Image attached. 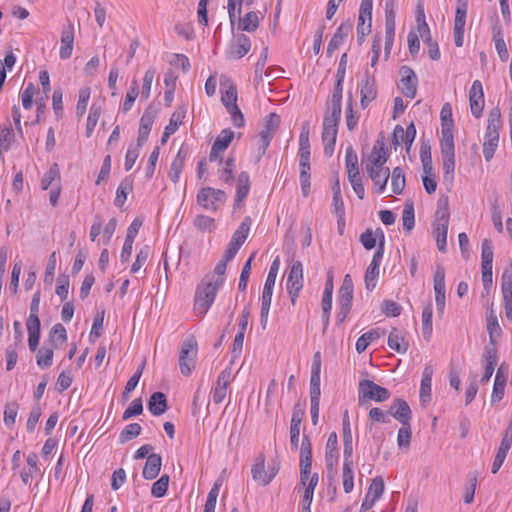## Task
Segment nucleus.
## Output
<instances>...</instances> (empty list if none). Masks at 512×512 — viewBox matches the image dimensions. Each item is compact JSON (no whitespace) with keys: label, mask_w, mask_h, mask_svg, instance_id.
<instances>
[{"label":"nucleus","mask_w":512,"mask_h":512,"mask_svg":"<svg viewBox=\"0 0 512 512\" xmlns=\"http://www.w3.org/2000/svg\"><path fill=\"white\" fill-rule=\"evenodd\" d=\"M142 427L138 423H131L127 425L119 436L120 443L130 441L140 435Z\"/></svg>","instance_id":"nucleus-52"},{"label":"nucleus","mask_w":512,"mask_h":512,"mask_svg":"<svg viewBox=\"0 0 512 512\" xmlns=\"http://www.w3.org/2000/svg\"><path fill=\"white\" fill-rule=\"evenodd\" d=\"M193 223L202 232H212L215 229L214 219L206 215H197Z\"/></svg>","instance_id":"nucleus-58"},{"label":"nucleus","mask_w":512,"mask_h":512,"mask_svg":"<svg viewBox=\"0 0 512 512\" xmlns=\"http://www.w3.org/2000/svg\"><path fill=\"white\" fill-rule=\"evenodd\" d=\"M403 227L408 232L411 231L415 225L414 205L412 201L405 203L402 213Z\"/></svg>","instance_id":"nucleus-45"},{"label":"nucleus","mask_w":512,"mask_h":512,"mask_svg":"<svg viewBox=\"0 0 512 512\" xmlns=\"http://www.w3.org/2000/svg\"><path fill=\"white\" fill-rule=\"evenodd\" d=\"M389 398L390 392L388 389L368 379H363L359 382V405H364L369 400H374L376 402H384Z\"/></svg>","instance_id":"nucleus-4"},{"label":"nucleus","mask_w":512,"mask_h":512,"mask_svg":"<svg viewBox=\"0 0 512 512\" xmlns=\"http://www.w3.org/2000/svg\"><path fill=\"white\" fill-rule=\"evenodd\" d=\"M251 226V218L245 217L238 229L234 232L232 239L229 243L241 247L245 240L247 239L248 233L250 231Z\"/></svg>","instance_id":"nucleus-35"},{"label":"nucleus","mask_w":512,"mask_h":512,"mask_svg":"<svg viewBox=\"0 0 512 512\" xmlns=\"http://www.w3.org/2000/svg\"><path fill=\"white\" fill-rule=\"evenodd\" d=\"M49 340L53 347H57L58 343L63 344L66 342L67 333L65 327L60 323L55 324L49 333Z\"/></svg>","instance_id":"nucleus-44"},{"label":"nucleus","mask_w":512,"mask_h":512,"mask_svg":"<svg viewBox=\"0 0 512 512\" xmlns=\"http://www.w3.org/2000/svg\"><path fill=\"white\" fill-rule=\"evenodd\" d=\"M309 133V123L305 122L302 125L301 133L299 136V156H310Z\"/></svg>","instance_id":"nucleus-41"},{"label":"nucleus","mask_w":512,"mask_h":512,"mask_svg":"<svg viewBox=\"0 0 512 512\" xmlns=\"http://www.w3.org/2000/svg\"><path fill=\"white\" fill-rule=\"evenodd\" d=\"M345 165L347 169L348 178L356 177L359 175L358 157L352 146L347 147L345 153Z\"/></svg>","instance_id":"nucleus-34"},{"label":"nucleus","mask_w":512,"mask_h":512,"mask_svg":"<svg viewBox=\"0 0 512 512\" xmlns=\"http://www.w3.org/2000/svg\"><path fill=\"white\" fill-rule=\"evenodd\" d=\"M197 358V341L193 336L187 338L179 354V367L184 376H189L195 368Z\"/></svg>","instance_id":"nucleus-5"},{"label":"nucleus","mask_w":512,"mask_h":512,"mask_svg":"<svg viewBox=\"0 0 512 512\" xmlns=\"http://www.w3.org/2000/svg\"><path fill=\"white\" fill-rule=\"evenodd\" d=\"M449 219L450 213L447 199L439 200L435 212V220L433 222V235L436 240L437 248L441 253L446 252Z\"/></svg>","instance_id":"nucleus-2"},{"label":"nucleus","mask_w":512,"mask_h":512,"mask_svg":"<svg viewBox=\"0 0 512 512\" xmlns=\"http://www.w3.org/2000/svg\"><path fill=\"white\" fill-rule=\"evenodd\" d=\"M341 119V113L326 111L323 119L322 142L324 145V154L331 157L338 133V125Z\"/></svg>","instance_id":"nucleus-3"},{"label":"nucleus","mask_w":512,"mask_h":512,"mask_svg":"<svg viewBox=\"0 0 512 512\" xmlns=\"http://www.w3.org/2000/svg\"><path fill=\"white\" fill-rule=\"evenodd\" d=\"M102 113V107L101 105H98L96 103H93L90 107L89 115L87 118V124H86V136L91 137L98 120Z\"/></svg>","instance_id":"nucleus-39"},{"label":"nucleus","mask_w":512,"mask_h":512,"mask_svg":"<svg viewBox=\"0 0 512 512\" xmlns=\"http://www.w3.org/2000/svg\"><path fill=\"white\" fill-rule=\"evenodd\" d=\"M352 30V24L342 23L334 33L327 47V56L331 57L334 51L343 44L345 38Z\"/></svg>","instance_id":"nucleus-23"},{"label":"nucleus","mask_w":512,"mask_h":512,"mask_svg":"<svg viewBox=\"0 0 512 512\" xmlns=\"http://www.w3.org/2000/svg\"><path fill=\"white\" fill-rule=\"evenodd\" d=\"M354 100L350 95L347 107H346V125L349 131H353L357 126L359 116L357 112L354 111Z\"/></svg>","instance_id":"nucleus-55"},{"label":"nucleus","mask_w":512,"mask_h":512,"mask_svg":"<svg viewBox=\"0 0 512 512\" xmlns=\"http://www.w3.org/2000/svg\"><path fill=\"white\" fill-rule=\"evenodd\" d=\"M441 156L443 161V180L452 183L455 171L454 141H441Z\"/></svg>","instance_id":"nucleus-7"},{"label":"nucleus","mask_w":512,"mask_h":512,"mask_svg":"<svg viewBox=\"0 0 512 512\" xmlns=\"http://www.w3.org/2000/svg\"><path fill=\"white\" fill-rule=\"evenodd\" d=\"M388 346L397 353H405L409 343L397 328H393L388 336Z\"/></svg>","instance_id":"nucleus-29"},{"label":"nucleus","mask_w":512,"mask_h":512,"mask_svg":"<svg viewBox=\"0 0 512 512\" xmlns=\"http://www.w3.org/2000/svg\"><path fill=\"white\" fill-rule=\"evenodd\" d=\"M469 103L471 113L479 118L482 115L484 108V92L480 80H475L469 90Z\"/></svg>","instance_id":"nucleus-11"},{"label":"nucleus","mask_w":512,"mask_h":512,"mask_svg":"<svg viewBox=\"0 0 512 512\" xmlns=\"http://www.w3.org/2000/svg\"><path fill=\"white\" fill-rule=\"evenodd\" d=\"M90 95V87H83L79 90L78 102L76 105V114L78 117H81L85 114L90 99Z\"/></svg>","instance_id":"nucleus-49"},{"label":"nucleus","mask_w":512,"mask_h":512,"mask_svg":"<svg viewBox=\"0 0 512 512\" xmlns=\"http://www.w3.org/2000/svg\"><path fill=\"white\" fill-rule=\"evenodd\" d=\"M384 492V481L382 477H375L367 491L368 497H371L373 500H379Z\"/></svg>","instance_id":"nucleus-56"},{"label":"nucleus","mask_w":512,"mask_h":512,"mask_svg":"<svg viewBox=\"0 0 512 512\" xmlns=\"http://www.w3.org/2000/svg\"><path fill=\"white\" fill-rule=\"evenodd\" d=\"M360 105L365 109L377 97L376 80L368 71L365 72V79L360 88Z\"/></svg>","instance_id":"nucleus-13"},{"label":"nucleus","mask_w":512,"mask_h":512,"mask_svg":"<svg viewBox=\"0 0 512 512\" xmlns=\"http://www.w3.org/2000/svg\"><path fill=\"white\" fill-rule=\"evenodd\" d=\"M338 438L335 432H332L326 443L325 448V462L326 468L330 478H333L336 473V466L338 463Z\"/></svg>","instance_id":"nucleus-10"},{"label":"nucleus","mask_w":512,"mask_h":512,"mask_svg":"<svg viewBox=\"0 0 512 512\" xmlns=\"http://www.w3.org/2000/svg\"><path fill=\"white\" fill-rule=\"evenodd\" d=\"M432 305L428 304L422 312L423 336L429 340L432 334Z\"/></svg>","instance_id":"nucleus-51"},{"label":"nucleus","mask_w":512,"mask_h":512,"mask_svg":"<svg viewBox=\"0 0 512 512\" xmlns=\"http://www.w3.org/2000/svg\"><path fill=\"white\" fill-rule=\"evenodd\" d=\"M250 190L249 174L245 171L238 175L237 189L235 195V205L239 206L240 203L247 197Z\"/></svg>","instance_id":"nucleus-30"},{"label":"nucleus","mask_w":512,"mask_h":512,"mask_svg":"<svg viewBox=\"0 0 512 512\" xmlns=\"http://www.w3.org/2000/svg\"><path fill=\"white\" fill-rule=\"evenodd\" d=\"M221 286L220 277L205 276L196 290L194 310L200 315L206 314Z\"/></svg>","instance_id":"nucleus-1"},{"label":"nucleus","mask_w":512,"mask_h":512,"mask_svg":"<svg viewBox=\"0 0 512 512\" xmlns=\"http://www.w3.org/2000/svg\"><path fill=\"white\" fill-rule=\"evenodd\" d=\"M133 189V181L129 177L124 178L116 191L115 205L122 207L127 199V194Z\"/></svg>","instance_id":"nucleus-37"},{"label":"nucleus","mask_w":512,"mask_h":512,"mask_svg":"<svg viewBox=\"0 0 512 512\" xmlns=\"http://www.w3.org/2000/svg\"><path fill=\"white\" fill-rule=\"evenodd\" d=\"M299 167H300V184L302 194L304 197L308 196L310 192V156H299Z\"/></svg>","instance_id":"nucleus-26"},{"label":"nucleus","mask_w":512,"mask_h":512,"mask_svg":"<svg viewBox=\"0 0 512 512\" xmlns=\"http://www.w3.org/2000/svg\"><path fill=\"white\" fill-rule=\"evenodd\" d=\"M412 437V430H411V424L408 425H402V427L398 431L397 435V444L399 448H406L408 449L410 446Z\"/></svg>","instance_id":"nucleus-61"},{"label":"nucleus","mask_w":512,"mask_h":512,"mask_svg":"<svg viewBox=\"0 0 512 512\" xmlns=\"http://www.w3.org/2000/svg\"><path fill=\"white\" fill-rule=\"evenodd\" d=\"M252 477L254 481L260 485H267L271 482V477H268V473L265 471V460L263 456H260L253 464L251 469Z\"/></svg>","instance_id":"nucleus-33"},{"label":"nucleus","mask_w":512,"mask_h":512,"mask_svg":"<svg viewBox=\"0 0 512 512\" xmlns=\"http://www.w3.org/2000/svg\"><path fill=\"white\" fill-rule=\"evenodd\" d=\"M60 179V171L57 163H54L49 170L45 173L41 187L43 190H47L55 180Z\"/></svg>","instance_id":"nucleus-60"},{"label":"nucleus","mask_w":512,"mask_h":512,"mask_svg":"<svg viewBox=\"0 0 512 512\" xmlns=\"http://www.w3.org/2000/svg\"><path fill=\"white\" fill-rule=\"evenodd\" d=\"M493 41L495 43L496 51L499 55V58L502 61H506L509 57L508 49L506 43L504 41L502 29L500 25L495 24L492 27Z\"/></svg>","instance_id":"nucleus-31"},{"label":"nucleus","mask_w":512,"mask_h":512,"mask_svg":"<svg viewBox=\"0 0 512 512\" xmlns=\"http://www.w3.org/2000/svg\"><path fill=\"white\" fill-rule=\"evenodd\" d=\"M169 480V475H162L156 482L153 483L151 494L156 498L163 497L167 492Z\"/></svg>","instance_id":"nucleus-53"},{"label":"nucleus","mask_w":512,"mask_h":512,"mask_svg":"<svg viewBox=\"0 0 512 512\" xmlns=\"http://www.w3.org/2000/svg\"><path fill=\"white\" fill-rule=\"evenodd\" d=\"M286 287L293 288V291H301L303 288V265L300 261H295L290 267Z\"/></svg>","instance_id":"nucleus-20"},{"label":"nucleus","mask_w":512,"mask_h":512,"mask_svg":"<svg viewBox=\"0 0 512 512\" xmlns=\"http://www.w3.org/2000/svg\"><path fill=\"white\" fill-rule=\"evenodd\" d=\"M40 322L38 323H26L28 330V344L31 351H35L39 345L40 340Z\"/></svg>","instance_id":"nucleus-47"},{"label":"nucleus","mask_w":512,"mask_h":512,"mask_svg":"<svg viewBox=\"0 0 512 512\" xmlns=\"http://www.w3.org/2000/svg\"><path fill=\"white\" fill-rule=\"evenodd\" d=\"M221 101L226 109L237 105V89L234 85L230 84L225 91L222 92Z\"/></svg>","instance_id":"nucleus-63"},{"label":"nucleus","mask_w":512,"mask_h":512,"mask_svg":"<svg viewBox=\"0 0 512 512\" xmlns=\"http://www.w3.org/2000/svg\"><path fill=\"white\" fill-rule=\"evenodd\" d=\"M406 185V179L404 171L401 167H396L392 171L391 175V187L394 194H402Z\"/></svg>","instance_id":"nucleus-38"},{"label":"nucleus","mask_w":512,"mask_h":512,"mask_svg":"<svg viewBox=\"0 0 512 512\" xmlns=\"http://www.w3.org/2000/svg\"><path fill=\"white\" fill-rule=\"evenodd\" d=\"M234 138V132L230 129H224L216 138L213 145L215 150L224 151L228 148Z\"/></svg>","instance_id":"nucleus-50"},{"label":"nucleus","mask_w":512,"mask_h":512,"mask_svg":"<svg viewBox=\"0 0 512 512\" xmlns=\"http://www.w3.org/2000/svg\"><path fill=\"white\" fill-rule=\"evenodd\" d=\"M498 142L499 134L485 133L483 155L486 161H490L493 158Z\"/></svg>","instance_id":"nucleus-36"},{"label":"nucleus","mask_w":512,"mask_h":512,"mask_svg":"<svg viewBox=\"0 0 512 512\" xmlns=\"http://www.w3.org/2000/svg\"><path fill=\"white\" fill-rule=\"evenodd\" d=\"M477 476V472L469 473L467 476L468 485L465 488V493L463 496L464 502L466 504H471L474 501L475 490L477 486Z\"/></svg>","instance_id":"nucleus-54"},{"label":"nucleus","mask_w":512,"mask_h":512,"mask_svg":"<svg viewBox=\"0 0 512 512\" xmlns=\"http://www.w3.org/2000/svg\"><path fill=\"white\" fill-rule=\"evenodd\" d=\"M259 26V17L256 12L250 11L243 18L239 19V29L247 32H254Z\"/></svg>","instance_id":"nucleus-40"},{"label":"nucleus","mask_w":512,"mask_h":512,"mask_svg":"<svg viewBox=\"0 0 512 512\" xmlns=\"http://www.w3.org/2000/svg\"><path fill=\"white\" fill-rule=\"evenodd\" d=\"M467 14V2L458 0L454 19V30H464Z\"/></svg>","instance_id":"nucleus-46"},{"label":"nucleus","mask_w":512,"mask_h":512,"mask_svg":"<svg viewBox=\"0 0 512 512\" xmlns=\"http://www.w3.org/2000/svg\"><path fill=\"white\" fill-rule=\"evenodd\" d=\"M378 275L379 267L370 263L364 276L365 287L368 291H372L376 287Z\"/></svg>","instance_id":"nucleus-57"},{"label":"nucleus","mask_w":512,"mask_h":512,"mask_svg":"<svg viewBox=\"0 0 512 512\" xmlns=\"http://www.w3.org/2000/svg\"><path fill=\"white\" fill-rule=\"evenodd\" d=\"M251 48V42L248 36L240 34L237 36L235 43H233L228 52L229 59H240L245 56Z\"/></svg>","instance_id":"nucleus-18"},{"label":"nucleus","mask_w":512,"mask_h":512,"mask_svg":"<svg viewBox=\"0 0 512 512\" xmlns=\"http://www.w3.org/2000/svg\"><path fill=\"white\" fill-rule=\"evenodd\" d=\"M155 115L150 110H146L140 119L138 130L137 146L142 147L148 139L149 133L154 123Z\"/></svg>","instance_id":"nucleus-22"},{"label":"nucleus","mask_w":512,"mask_h":512,"mask_svg":"<svg viewBox=\"0 0 512 512\" xmlns=\"http://www.w3.org/2000/svg\"><path fill=\"white\" fill-rule=\"evenodd\" d=\"M168 408L166 395L162 392L153 393L148 401V409L154 416H160Z\"/></svg>","instance_id":"nucleus-27"},{"label":"nucleus","mask_w":512,"mask_h":512,"mask_svg":"<svg viewBox=\"0 0 512 512\" xmlns=\"http://www.w3.org/2000/svg\"><path fill=\"white\" fill-rule=\"evenodd\" d=\"M156 75V68H149L143 77V85L141 91V97L144 99H148L150 97L151 86L154 81Z\"/></svg>","instance_id":"nucleus-62"},{"label":"nucleus","mask_w":512,"mask_h":512,"mask_svg":"<svg viewBox=\"0 0 512 512\" xmlns=\"http://www.w3.org/2000/svg\"><path fill=\"white\" fill-rule=\"evenodd\" d=\"M189 153V148L185 145H182L178 150L174 160L171 163L169 178L170 180L176 184L180 179V174L182 172L185 159Z\"/></svg>","instance_id":"nucleus-19"},{"label":"nucleus","mask_w":512,"mask_h":512,"mask_svg":"<svg viewBox=\"0 0 512 512\" xmlns=\"http://www.w3.org/2000/svg\"><path fill=\"white\" fill-rule=\"evenodd\" d=\"M343 489L345 493L352 492L354 488L353 464L343 463L342 468Z\"/></svg>","instance_id":"nucleus-48"},{"label":"nucleus","mask_w":512,"mask_h":512,"mask_svg":"<svg viewBox=\"0 0 512 512\" xmlns=\"http://www.w3.org/2000/svg\"><path fill=\"white\" fill-rule=\"evenodd\" d=\"M226 200V194L223 190L211 187L202 188L197 194L198 204L206 210L216 211L220 204Z\"/></svg>","instance_id":"nucleus-6"},{"label":"nucleus","mask_w":512,"mask_h":512,"mask_svg":"<svg viewBox=\"0 0 512 512\" xmlns=\"http://www.w3.org/2000/svg\"><path fill=\"white\" fill-rule=\"evenodd\" d=\"M281 123V118L278 114L272 112L264 119V128L260 132L261 141V155L265 154L270 142L276 132L278 131Z\"/></svg>","instance_id":"nucleus-8"},{"label":"nucleus","mask_w":512,"mask_h":512,"mask_svg":"<svg viewBox=\"0 0 512 512\" xmlns=\"http://www.w3.org/2000/svg\"><path fill=\"white\" fill-rule=\"evenodd\" d=\"M138 94H139V91H138L137 80H133L130 90L127 92L124 103H123L122 110L124 113L128 112L132 108L133 103L136 100Z\"/></svg>","instance_id":"nucleus-64"},{"label":"nucleus","mask_w":512,"mask_h":512,"mask_svg":"<svg viewBox=\"0 0 512 512\" xmlns=\"http://www.w3.org/2000/svg\"><path fill=\"white\" fill-rule=\"evenodd\" d=\"M389 158V154L385 149L383 141H376L366 163V170L373 167V169L384 168L385 163Z\"/></svg>","instance_id":"nucleus-15"},{"label":"nucleus","mask_w":512,"mask_h":512,"mask_svg":"<svg viewBox=\"0 0 512 512\" xmlns=\"http://www.w3.org/2000/svg\"><path fill=\"white\" fill-rule=\"evenodd\" d=\"M366 171L369 174L371 180L373 181L375 191L379 194L383 193L385 191L390 176L389 168L384 167L373 169V167L371 166V168H368V170Z\"/></svg>","instance_id":"nucleus-21"},{"label":"nucleus","mask_w":512,"mask_h":512,"mask_svg":"<svg viewBox=\"0 0 512 512\" xmlns=\"http://www.w3.org/2000/svg\"><path fill=\"white\" fill-rule=\"evenodd\" d=\"M401 75L400 89L405 97L414 98L417 93V77L414 71L408 66H402L399 71Z\"/></svg>","instance_id":"nucleus-12"},{"label":"nucleus","mask_w":512,"mask_h":512,"mask_svg":"<svg viewBox=\"0 0 512 512\" xmlns=\"http://www.w3.org/2000/svg\"><path fill=\"white\" fill-rule=\"evenodd\" d=\"M434 292H435V302L437 311L439 314L444 312L445 308V293H446V285H445V269L442 265H437L434 273Z\"/></svg>","instance_id":"nucleus-9"},{"label":"nucleus","mask_w":512,"mask_h":512,"mask_svg":"<svg viewBox=\"0 0 512 512\" xmlns=\"http://www.w3.org/2000/svg\"><path fill=\"white\" fill-rule=\"evenodd\" d=\"M433 369L431 366H426L423 370L421 387H420V401L427 403L431 399V386H432Z\"/></svg>","instance_id":"nucleus-28"},{"label":"nucleus","mask_w":512,"mask_h":512,"mask_svg":"<svg viewBox=\"0 0 512 512\" xmlns=\"http://www.w3.org/2000/svg\"><path fill=\"white\" fill-rule=\"evenodd\" d=\"M53 348V345H51V347L43 346L41 349L38 350V353L36 355V361L37 365L40 368L45 369L52 365Z\"/></svg>","instance_id":"nucleus-43"},{"label":"nucleus","mask_w":512,"mask_h":512,"mask_svg":"<svg viewBox=\"0 0 512 512\" xmlns=\"http://www.w3.org/2000/svg\"><path fill=\"white\" fill-rule=\"evenodd\" d=\"M378 336H379V334L376 330H371L369 332L362 334L356 342V351L358 353L364 352L367 349V347L370 345V343L374 339H377Z\"/></svg>","instance_id":"nucleus-59"},{"label":"nucleus","mask_w":512,"mask_h":512,"mask_svg":"<svg viewBox=\"0 0 512 512\" xmlns=\"http://www.w3.org/2000/svg\"><path fill=\"white\" fill-rule=\"evenodd\" d=\"M162 458L159 454L152 453L147 457L142 475L147 480L155 479L161 469Z\"/></svg>","instance_id":"nucleus-24"},{"label":"nucleus","mask_w":512,"mask_h":512,"mask_svg":"<svg viewBox=\"0 0 512 512\" xmlns=\"http://www.w3.org/2000/svg\"><path fill=\"white\" fill-rule=\"evenodd\" d=\"M441 118V141H454L453 137V118L452 107L450 103H445L440 112Z\"/></svg>","instance_id":"nucleus-16"},{"label":"nucleus","mask_w":512,"mask_h":512,"mask_svg":"<svg viewBox=\"0 0 512 512\" xmlns=\"http://www.w3.org/2000/svg\"><path fill=\"white\" fill-rule=\"evenodd\" d=\"M344 78H336V84L330 103L326 111L342 113V92Z\"/></svg>","instance_id":"nucleus-32"},{"label":"nucleus","mask_w":512,"mask_h":512,"mask_svg":"<svg viewBox=\"0 0 512 512\" xmlns=\"http://www.w3.org/2000/svg\"><path fill=\"white\" fill-rule=\"evenodd\" d=\"M487 330L489 333L490 344L496 345L495 337L500 336L502 333V330L498 323L497 316L494 314L493 311H491V313L487 317Z\"/></svg>","instance_id":"nucleus-42"},{"label":"nucleus","mask_w":512,"mask_h":512,"mask_svg":"<svg viewBox=\"0 0 512 512\" xmlns=\"http://www.w3.org/2000/svg\"><path fill=\"white\" fill-rule=\"evenodd\" d=\"M353 300V282L350 275H345L339 290L338 305L351 308Z\"/></svg>","instance_id":"nucleus-25"},{"label":"nucleus","mask_w":512,"mask_h":512,"mask_svg":"<svg viewBox=\"0 0 512 512\" xmlns=\"http://www.w3.org/2000/svg\"><path fill=\"white\" fill-rule=\"evenodd\" d=\"M388 413L402 425H408L412 419V411L408 403L400 398L394 399Z\"/></svg>","instance_id":"nucleus-14"},{"label":"nucleus","mask_w":512,"mask_h":512,"mask_svg":"<svg viewBox=\"0 0 512 512\" xmlns=\"http://www.w3.org/2000/svg\"><path fill=\"white\" fill-rule=\"evenodd\" d=\"M74 43V27L71 23L65 26L61 33V47L59 56L66 60L71 57Z\"/></svg>","instance_id":"nucleus-17"}]
</instances>
